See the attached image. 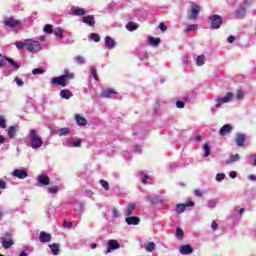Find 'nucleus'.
<instances>
[{"instance_id":"e2e57ef3","label":"nucleus","mask_w":256,"mask_h":256,"mask_svg":"<svg viewBox=\"0 0 256 256\" xmlns=\"http://www.w3.org/2000/svg\"><path fill=\"white\" fill-rule=\"evenodd\" d=\"M227 41H228V43H234L235 42V36H229Z\"/></svg>"},{"instance_id":"f03ea898","label":"nucleus","mask_w":256,"mask_h":256,"mask_svg":"<svg viewBox=\"0 0 256 256\" xmlns=\"http://www.w3.org/2000/svg\"><path fill=\"white\" fill-rule=\"evenodd\" d=\"M30 145L32 149H39L43 147V139L39 134H37V130L35 129L30 130Z\"/></svg>"},{"instance_id":"cd10ccee","label":"nucleus","mask_w":256,"mask_h":256,"mask_svg":"<svg viewBox=\"0 0 256 256\" xmlns=\"http://www.w3.org/2000/svg\"><path fill=\"white\" fill-rule=\"evenodd\" d=\"M149 43L152 47H159L161 45V38L150 37Z\"/></svg>"},{"instance_id":"680f3d73","label":"nucleus","mask_w":256,"mask_h":256,"mask_svg":"<svg viewBox=\"0 0 256 256\" xmlns=\"http://www.w3.org/2000/svg\"><path fill=\"white\" fill-rule=\"evenodd\" d=\"M63 225H64V227H73V222L64 221Z\"/></svg>"},{"instance_id":"393cba45","label":"nucleus","mask_w":256,"mask_h":256,"mask_svg":"<svg viewBox=\"0 0 256 256\" xmlns=\"http://www.w3.org/2000/svg\"><path fill=\"white\" fill-rule=\"evenodd\" d=\"M246 14H247V9H245V7H242L236 10L237 19H243V17H245Z\"/></svg>"},{"instance_id":"de8ad7c7","label":"nucleus","mask_w":256,"mask_h":256,"mask_svg":"<svg viewBox=\"0 0 256 256\" xmlns=\"http://www.w3.org/2000/svg\"><path fill=\"white\" fill-rule=\"evenodd\" d=\"M0 127L1 129H5L7 127V123L5 122V118L0 116Z\"/></svg>"},{"instance_id":"c9c22d12","label":"nucleus","mask_w":256,"mask_h":256,"mask_svg":"<svg viewBox=\"0 0 256 256\" xmlns=\"http://www.w3.org/2000/svg\"><path fill=\"white\" fill-rule=\"evenodd\" d=\"M44 33L51 34L53 33V25L46 24L43 28Z\"/></svg>"},{"instance_id":"f8f14e48","label":"nucleus","mask_w":256,"mask_h":256,"mask_svg":"<svg viewBox=\"0 0 256 256\" xmlns=\"http://www.w3.org/2000/svg\"><path fill=\"white\" fill-rule=\"evenodd\" d=\"M125 221L127 225H139L141 223V219L137 216H128Z\"/></svg>"},{"instance_id":"58836bf2","label":"nucleus","mask_w":256,"mask_h":256,"mask_svg":"<svg viewBox=\"0 0 256 256\" xmlns=\"http://www.w3.org/2000/svg\"><path fill=\"white\" fill-rule=\"evenodd\" d=\"M185 209H187V208H185V204H177L176 205V211L178 213H183L185 211Z\"/></svg>"},{"instance_id":"6ab92c4d","label":"nucleus","mask_w":256,"mask_h":256,"mask_svg":"<svg viewBox=\"0 0 256 256\" xmlns=\"http://www.w3.org/2000/svg\"><path fill=\"white\" fill-rule=\"evenodd\" d=\"M75 120L77 125H79L80 127H85V125H87V119L79 114L75 115Z\"/></svg>"},{"instance_id":"774afa93","label":"nucleus","mask_w":256,"mask_h":256,"mask_svg":"<svg viewBox=\"0 0 256 256\" xmlns=\"http://www.w3.org/2000/svg\"><path fill=\"white\" fill-rule=\"evenodd\" d=\"M249 179H250V181H256V176L255 175H250Z\"/></svg>"},{"instance_id":"7c9ffc66","label":"nucleus","mask_w":256,"mask_h":256,"mask_svg":"<svg viewBox=\"0 0 256 256\" xmlns=\"http://www.w3.org/2000/svg\"><path fill=\"white\" fill-rule=\"evenodd\" d=\"M196 63L198 67H201V65H205V55H200L196 58Z\"/></svg>"},{"instance_id":"f704fd0d","label":"nucleus","mask_w":256,"mask_h":256,"mask_svg":"<svg viewBox=\"0 0 256 256\" xmlns=\"http://www.w3.org/2000/svg\"><path fill=\"white\" fill-rule=\"evenodd\" d=\"M6 61L8 63H10V65H12V67H14V69H19V63H17L16 61H14L13 59L11 58H6Z\"/></svg>"},{"instance_id":"f257e3e1","label":"nucleus","mask_w":256,"mask_h":256,"mask_svg":"<svg viewBox=\"0 0 256 256\" xmlns=\"http://www.w3.org/2000/svg\"><path fill=\"white\" fill-rule=\"evenodd\" d=\"M71 79H75V73L65 69L64 75H61L59 77H53L51 83L52 85H60V87H67Z\"/></svg>"},{"instance_id":"4c0bfd02","label":"nucleus","mask_w":256,"mask_h":256,"mask_svg":"<svg viewBox=\"0 0 256 256\" xmlns=\"http://www.w3.org/2000/svg\"><path fill=\"white\" fill-rule=\"evenodd\" d=\"M204 153H205V157H209L211 153V148H209V143L204 144Z\"/></svg>"},{"instance_id":"c756f323","label":"nucleus","mask_w":256,"mask_h":256,"mask_svg":"<svg viewBox=\"0 0 256 256\" xmlns=\"http://www.w3.org/2000/svg\"><path fill=\"white\" fill-rule=\"evenodd\" d=\"M49 247H50V249L52 251V254L59 255V251H60L59 244L54 243V244L50 245Z\"/></svg>"},{"instance_id":"bf43d9fd","label":"nucleus","mask_w":256,"mask_h":256,"mask_svg":"<svg viewBox=\"0 0 256 256\" xmlns=\"http://www.w3.org/2000/svg\"><path fill=\"white\" fill-rule=\"evenodd\" d=\"M73 147H81V139H78L72 143Z\"/></svg>"},{"instance_id":"5701e85b","label":"nucleus","mask_w":256,"mask_h":256,"mask_svg":"<svg viewBox=\"0 0 256 256\" xmlns=\"http://www.w3.org/2000/svg\"><path fill=\"white\" fill-rule=\"evenodd\" d=\"M86 14L87 10L85 8H76L72 11V15H76L77 17H83Z\"/></svg>"},{"instance_id":"bb28decb","label":"nucleus","mask_w":256,"mask_h":256,"mask_svg":"<svg viewBox=\"0 0 256 256\" xmlns=\"http://www.w3.org/2000/svg\"><path fill=\"white\" fill-rule=\"evenodd\" d=\"M239 159H241L239 154H232L229 159L226 160V163L227 165H231V163H235V161H239Z\"/></svg>"},{"instance_id":"4d7b16f0","label":"nucleus","mask_w":256,"mask_h":256,"mask_svg":"<svg viewBox=\"0 0 256 256\" xmlns=\"http://www.w3.org/2000/svg\"><path fill=\"white\" fill-rule=\"evenodd\" d=\"M149 179H150L149 175H144V177L142 178V183L144 185H147V183H149Z\"/></svg>"},{"instance_id":"1a4fd4ad","label":"nucleus","mask_w":256,"mask_h":256,"mask_svg":"<svg viewBox=\"0 0 256 256\" xmlns=\"http://www.w3.org/2000/svg\"><path fill=\"white\" fill-rule=\"evenodd\" d=\"M121 247V244L117 240H109L108 241V248L105 251V254L111 253V251H115L116 249H119Z\"/></svg>"},{"instance_id":"a878e982","label":"nucleus","mask_w":256,"mask_h":256,"mask_svg":"<svg viewBox=\"0 0 256 256\" xmlns=\"http://www.w3.org/2000/svg\"><path fill=\"white\" fill-rule=\"evenodd\" d=\"M136 207L137 206L135 204H129L127 206V209L125 212L126 217H131V215H133V211H135Z\"/></svg>"},{"instance_id":"473e14b6","label":"nucleus","mask_w":256,"mask_h":256,"mask_svg":"<svg viewBox=\"0 0 256 256\" xmlns=\"http://www.w3.org/2000/svg\"><path fill=\"white\" fill-rule=\"evenodd\" d=\"M90 73H91L93 79H95V81H99V76L97 75V69H95L94 66L90 67Z\"/></svg>"},{"instance_id":"423d86ee","label":"nucleus","mask_w":256,"mask_h":256,"mask_svg":"<svg viewBox=\"0 0 256 256\" xmlns=\"http://www.w3.org/2000/svg\"><path fill=\"white\" fill-rule=\"evenodd\" d=\"M2 247L4 249H11L13 247V235L6 232L2 238Z\"/></svg>"},{"instance_id":"052dcab7","label":"nucleus","mask_w":256,"mask_h":256,"mask_svg":"<svg viewBox=\"0 0 256 256\" xmlns=\"http://www.w3.org/2000/svg\"><path fill=\"white\" fill-rule=\"evenodd\" d=\"M7 187V182L0 180V189H5Z\"/></svg>"},{"instance_id":"9b49d317","label":"nucleus","mask_w":256,"mask_h":256,"mask_svg":"<svg viewBox=\"0 0 256 256\" xmlns=\"http://www.w3.org/2000/svg\"><path fill=\"white\" fill-rule=\"evenodd\" d=\"M233 131V126L231 124L223 125L219 130V135L221 137H225V135H229Z\"/></svg>"},{"instance_id":"4468645a","label":"nucleus","mask_w":256,"mask_h":256,"mask_svg":"<svg viewBox=\"0 0 256 256\" xmlns=\"http://www.w3.org/2000/svg\"><path fill=\"white\" fill-rule=\"evenodd\" d=\"M82 21L86 25H89V27H95V17H93V15L84 16Z\"/></svg>"},{"instance_id":"49530a36","label":"nucleus","mask_w":256,"mask_h":256,"mask_svg":"<svg viewBox=\"0 0 256 256\" xmlns=\"http://www.w3.org/2000/svg\"><path fill=\"white\" fill-rule=\"evenodd\" d=\"M76 62L78 65H84L85 64V59L82 56H77L76 57Z\"/></svg>"},{"instance_id":"e433bc0d","label":"nucleus","mask_w":256,"mask_h":256,"mask_svg":"<svg viewBox=\"0 0 256 256\" xmlns=\"http://www.w3.org/2000/svg\"><path fill=\"white\" fill-rule=\"evenodd\" d=\"M90 37L92 41H95V43H99V41H101V36H99L97 33H91Z\"/></svg>"},{"instance_id":"412c9836","label":"nucleus","mask_w":256,"mask_h":256,"mask_svg":"<svg viewBox=\"0 0 256 256\" xmlns=\"http://www.w3.org/2000/svg\"><path fill=\"white\" fill-rule=\"evenodd\" d=\"M60 97L62 99H71V97H73V92L67 89H63L60 92Z\"/></svg>"},{"instance_id":"39448f33","label":"nucleus","mask_w":256,"mask_h":256,"mask_svg":"<svg viewBox=\"0 0 256 256\" xmlns=\"http://www.w3.org/2000/svg\"><path fill=\"white\" fill-rule=\"evenodd\" d=\"M201 13V7L195 3L191 5L190 11H188V19L190 21H195L199 14Z\"/></svg>"},{"instance_id":"603ef678","label":"nucleus","mask_w":256,"mask_h":256,"mask_svg":"<svg viewBox=\"0 0 256 256\" xmlns=\"http://www.w3.org/2000/svg\"><path fill=\"white\" fill-rule=\"evenodd\" d=\"M211 229H213V231H217V229H219V224H217L215 220L212 221Z\"/></svg>"},{"instance_id":"0eeeda50","label":"nucleus","mask_w":256,"mask_h":256,"mask_svg":"<svg viewBox=\"0 0 256 256\" xmlns=\"http://www.w3.org/2000/svg\"><path fill=\"white\" fill-rule=\"evenodd\" d=\"M233 97H234V94L231 92H228L226 96L217 98L215 107L219 108L221 107V105L225 103H231V101H233Z\"/></svg>"},{"instance_id":"37998d69","label":"nucleus","mask_w":256,"mask_h":256,"mask_svg":"<svg viewBox=\"0 0 256 256\" xmlns=\"http://www.w3.org/2000/svg\"><path fill=\"white\" fill-rule=\"evenodd\" d=\"M215 179L218 183H221V181H223V179H225V174L223 173H218L216 176H215Z\"/></svg>"},{"instance_id":"2f4dec72","label":"nucleus","mask_w":256,"mask_h":256,"mask_svg":"<svg viewBox=\"0 0 256 256\" xmlns=\"http://www.w3.org/2000/svg\"><path fill=\"white\" fill-rule=\"evenodd\" d=\"M155 249H156L155 242H150L146 246V251H148V253H153V251H155Z\"/></svg>"},{"instance_id":"6e6552de","label":"nucleus","mask_w":256,"mask_h":256,"mask_svg":"<svg viewBox=\"0 0 256 256\" xmlns=\"http://www.w3.org/2000/svg\"><path fill=\"white\" fill-rule=\"evenodd\" d=\"M210 21L212 29H221V26L223 25V18L220 15H212L210 17Z\"/></svg>"},{"instance_id":"f3484780","label":"nucleus","mask_w":256,"mask_h":256,"mask_svg":"<svg viewBox=\"0 0 256 256\" xmlns=\"http://www.w3.org/2000/svg\"><path fill=\"white\" fill-rule=\"evenodd\" d=\"M17 131H19V126H10L8 128L9 139H15L17 137Z\"/></svg>"},{"instance_id":"8fccbe9b","label":"nucleus","mask_w":256,"mask_h":256,"mask_svg":"<svg viewBox=\"0 0 256 256\" xmlns=\"http://www.w3.org/2000/svg\"><path fill=\"white\" fill-rule=\"evenodd\" d=\"M15 45L17 49H21L22 47H27V44H25V40L24 42H16Z\"/></svg>"},{"instance_id":"a211bd4d","label":"nucleus","mask_w":256,"mask_h":256,"mask_svg":"<svg viewBox=\"0 0 256 256\" xmlns=\"http://www.w3.org/2000/svg\"><path fill=\"white\" fill-rule=\"evenodd\" d=\"M245 134L238 133L236 134V145L237 147H243L245 145Z\"/></svg>"},{"instance_id":"aec40b11","label":"nucleus","mask_w":256,"mask_h":256,"mask_svg":"<svg viewBox=\"0 0 256 256\" xmlns=\"http://www.w3.org/2000/svg\"><path fill=\"white\" fill-rule=\"evenodd\" d=\"M54 133L59 135V137H67V135L71 133V130L69 128H61L59 130H55Z\"/></svg>"},{"instance_id":"3c124183","label":"nucleus","mask_w":256,"mask_h":256,"mask_svg":"<svg viewBox=\"0 0 256 256\" xmlns=\"http://www.w3.org/2000/svg\"><path fill=\"white\" fill-rule=\"evenodd\" d=\"M14 81L17 83L18 87H23V85L25 84L23 80L17 77L14 79Z\"/></svg>"},{"instance_id":"20e7f679","label":"nucleus","mask_w":256,"mask_h":256,"mask_svg":"<svg viewBox=\"0 0 256 256\" xmlns=\"http://www.w3.org/2000/svg\"><path fill=\"white\" fill-rule=\"evenodd\" d=\"M3 23L5 27H9L10 29L23 26V22L19 19H16L15 17H6L3 19Z\"/></svg>"},{"instance_id":"69168bd1","label":"nucleus","mask_w":256,"mask_h":256,"mask_svg":"<svg viewBox=\"0 0 256 256\" xmlns=\"http://www.w3.org/2000/svg\"><path fill=\"white\" fill-rule=\"evenodd\" d=\"M230 177L231 179H235V177H237V172L235 171L230 172Z\"/></svg>"},{"instance_id":"ea45409f","label":"nucleus","mask_w":256,"mask_h":256,"mask_svg":"<svg viewBox=\"0 0 256 256\" xmlns=\"http://www.w3.org/2000/svg\"><path fill=\"white\" fill-rule=\"evenodd\" d=\"M48 193H52L53 195H55V193H59V186L49 187Z\"/></svg>"},{"instance_id":"a18cd8bd","label":"nucleus","mask_w":256,"mask_h":256,"mask_svg":"<svg viewBox=\"0 0 256 256\" xmlns=\"http://www.w3.org/2000/svg\"><path fill=\"white\" fill-rule=\"evenodd\" d=\"M183 235H184L183 229L177 228L176 229V237H179V239H183Z\"/></svg>"},{"instance_id":"6e6d98bb","label":"nucleus","mask_w":256,"mask_h":256,"mask_svg":"<svg viewBox=\"0 0 256 256\" xmlns=\"http://www.w3.org/2000/svg\"><path fill=\"white\" fill-rule=\"evenodd\" d=\"M244 95H245V93H243L242 90H238L236 97H237V99H243Z\"/></svg>"},{"instance_id":"b1692460","label":"nucleus","mask_w":256,"mask_h":256,"mask_svg":"<svg viewBox=\"0 0 256 256\" xmlns=\"http://www.w3.org/2000/svg\"><path fill=\"white\" fill-rule=\"evenodd\" d=\"M105 44H106V47H109V49H113L116 45L115 40H113L111 36L105 37Z\"/></svg>"},{"instance_id":"7ed1b4c3","label":"nucleus","mask_w":256,"mask_h":256,"mask_svg":"<svg viewBox=\"0 0 256 256\" xmlns=\"http://www.w3.org/2000/svg\"><path fill=\"white\" fill-rule=\"evenodd\" d=\"M25 45L29 53H39V50L41 49V43L33 39H25Z\"/></svg>"},{"instance_id":"c03bdc74","label":"nucleus","mask_w":256,"mask_h":256,"mask_svg":"<svg viewBox=\"0 0 256 256\" xmlns=\"http://www.w3.org/2000/svg\"><path fill=\"white\" fill-rule=\"evenodd\" d=\"M101 186L105 189V191H109V183L105 180H100Z\"/></svg>"},{"instance_id":"c85d7f7f","label":"nucleus","mask_w":256,"mask_h":256,"mask_svg":"<svg viewBox=\"0 0 256 256\" xmlns=\"http://www.w3.org/2000/svg\"><path fill=\"white\" fill-rule=\"evenodd\" d=\"M126 29L128 31H137V29H139V25H137L135 22H128L126 24Z\"/></svg>"},{"instance_id":"338daca9","label":"nucleus","mask_w":256,"mask_h":256,"mask_svg":"<svg viewBox=\"0 0 256 256\" xmlns=\"http://www.w3.org/2000/svg\"><path fill=\"white\" fill-rule=\"evenodd\" d=\"M113 217H119V211L117 209L113 210Z\"/></svg>"},{"instance_id":"9d476101","label":"nucleus","mask_w":256,"mask_h":256,"mask_svg":"<svg viewBox=\"0 0 256 256\" xmlns=\"http://www.w3.org/2000/svg\"><path fill=\"white\" fill-rule=\"evenodd\" d=\"M13 177H16L17 179H26V177L29 176V173L27 170H21V169H15L12 172Z\"/></svg>"},{"instance_id":"864d4df0","label":"nucleus","mask_w":256,"mask_h":256,"mask_svg":"<svg viewBox=\"0 0 256 256\" xmlns=\"http://www.w3.org/2000/svg\"><path fill=\"white\" fill-rule=\"evenodd\" d=\"M203 193H204V192L201 191L200 189L194 190V195H195V197H202Z\"/></svg>"},{"instance_id":"72a5a7b5","label":"nucleus","mask_w":256,"mask_h":256,"mask_svg":"<svg viewBox=\"0 0 256 256\" xmlns=\"http://www.w3.org/2000/svg\"><path fill=\"white\" fill-rule=\"evenodd\" d=\"M197 27V24H191L187 26L184 31L185 33H191V31H196Z\"/></svg>"},{"instance_id":"a19ab883","label":"nucleus","mask_w":256,"mask_h":256,"mask_svg":"<svg viewBox=\"0 0 256 256\" xmlns=\"http://www.w3.org/2000/svg\"><path fill=\"white\" fill-rule=\"evenodd\" d=\"M54 35H56V37L63 38V29H61V28H56V29L54 30Z\"/></svg>"},{"instance_id":"4be33fe9","label":"nucleus","mask_w":256,"mask_h":256,"mask_svg":"<svg viewBox=\"0 0 256 256\" xmlns=\"http://www.w3.org/2000/svg\"><path fill=\"white\" fill-rule=\"evenodd\" d=\"M39 239H40L41 243H49V241H51V234L41 232Z\"/></svg>"},{"instance_id":"5fc2aeb1","label":"nucleus","mask_w":256,"mask_h":256,"mask_svg":"<svg viewBox=\"0 0 256 256\" xmlns=\"http://www.w3.org/2000/svg\"><path fill=\"white\" fill-rule=\"evenodd\" d=\"M176 107H178V109H183V107H185V102L177 101L176 102Z\"/></svg>"},{"instance_id":"ddd939ff","label":"nucleus","mask_w":256,"mask_h":256,"mask_svg":"<svg viewBox=\"0 0 256 256\" xmlns=\"http://www.w3.org/2000/svg\"><path fill=\"white\" fill-rule=\"evenodd\" d=\"M38 183H40V185L47 186L51 183V178H49L47 174H40L38 176Z\"/></svg>"},{"instance_id":"2eb2a0df","label":"nucleus","mask_w":256,"mask_h":256,"mask_svg":"<svg viewBox=\"0 0 256 256\" xmlns=\"http://www.w3.org/2000/svg\"><path fill=\"white\" fill-rule=\"evenodd\" d=\"M101 95L105 99H111L113 95H117V91L113 90L112 88H108L107 90L102 91Z\"/></svg>"},{"instance_id":"13d9d810","label":"nucleus","mask_w":256,"mask_h":256,"mask_svg":"<svg viewBox=\"0 0 256 256\" xmlns=\"http://www.w3.org/2000/svg\"><path fill=\"white\" fill-rule=\"evenodd\" d=\"M159 29L162 30L163 32L167 31V26L165 25V23L161 22L159 24Z\"/></svg>"},{"instance_id":"0e129e2a","label":"nucleus","mask_w":256,"mask_h":256,"mask_svg":"<svg viewBox=\"0 0 256 256\" xmlns=\"http://www.w3.org/2000/svg\"><path fill=\"white\" fill-rule=\"evenodd\" d=\"M184 205H185V208L187 209V207H193L195 205V203L190 201V202H187Z\"/></svg>"},{"instance_id":"09e8293b","label":"nucleus","mask_w":256,"mask_h":256,"mask_svg":"<svg viewBox=\"0 0 256 256\" xmlns=\"http://www.w3.org/2000/svg\"><path fill=\"white\" fill-rule=\"evenodd\" d=\"M208 207L210 209H215V207H217V202H215L214 200H209L208 201Z\"/></svg>"},{"instance_id":"dca6fc26","label":"nucleus","mask_w":256,"mask_h":256,"mask_svg":"<svg viewBox=\"0 0 256 256\" xmlns=\"http://www.w3.org/2000/svg\"><path fill=\"white\" fill-rule=\"evenodd\" d=\"M180 253L182 255H191V253H193V248L189 244L182 245L180 247Z\"/></svg>"},{"instance_id":"79ce46f5","label":"nucleus","mask_w":256,"mask_h":256,"mask_svg":"<svg viewBox=\"0 0 256 256\" xmlns=\"http://www.w3.org/2000/svg\"><path fill=\"white\" fill-rule=\"evenodd\" d=\"M43 73H45V70H44V69H41V68H35V69L32 71V74H34V75H43Z\"/></svg>"}]
</instances>
